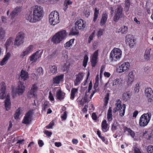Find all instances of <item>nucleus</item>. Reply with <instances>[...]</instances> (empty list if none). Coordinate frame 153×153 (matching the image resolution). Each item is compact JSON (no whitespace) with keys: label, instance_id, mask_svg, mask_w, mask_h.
<instances>
[{"label":"nucleus","instance_id":"nucleus-30","mask_svg":"<svg viewBox=\"0 0 153 153\" xmlns=\"http://www.w3.org/2000/svg\"><path fill=\"white\" fill-rule=\"evenodd\" d=\"M123 130L124 132L126 131H127L129 134L130 135L132 138H134L135 136V133L134 132L131 130L130 128H128V127L124 126L123 128Z\"/></svg>","mask_w":153,"mask_h":153},{"label":"nucleus","instance_id":"nucleus-11","mask_svg":"<svg viewBox=\"0 0 153 153\" xmlns=\"http://www.w3.org/2000/svg\"><path fill=\"white\" fill-rule=\"evenodd\" d=\"M21 10V7H17L13 10L9 15L10 10H8L7 12V14L8 16H9L10 18L12 19L17 16L20 13Z\"/></svg>","mask_w":153,"mask_h":153},{"label":"nucleus","instance_id":"nucleus-2","mask_svg":"<svg viewBox=\"0 0 153 153\" xmlns=\"http://www.w3.org/2000/svg\"><path fill=\"white\" fill-rule=\"evenodd\" d=\"M66 31L62 30L55 34L51 39V41L54 44H58L62 41L66 36Z\"/></svg>","mask_w":153,"mask_h":153},{"label":"nucleus","instance_id":"nucleus-29","mask_svg":"<svg viewBox=\"0 0 153 153\" xmlns=\"http://www.w3.org/2000/svg\"><path fill=\"white\" fill-rule=\"evenodd\" d=\"M107 123V121L105 120H104L102 121L101 124L102 129L104 132H106L108 130L109 127Z\"/></svg>","mask_w":153,"mask_h":153},{"label":"nucleus","instance_id":"nucleus-38","mask_svg":"<svg viewBox=\"0 0 153 153\" xmlns=\"http://www.w3.org/2000/svg\"><path fill=\"white\" fill-rule=\"evenodd\" d=\"M81 98L80 97H79L76 100L77 101H79V105L83 106L84 105V104L86 102H87V99L86 97H84V98L82 99H82L81 100Z\"/></svg>","mask_w":153,"mask_h":153},{"label":"nucleus","instance_id":"nucleus-42","mask_svg":"<svg viewBox=\"0 0 153 153\" xmlns=\"http://www.w3.org/2000/svg\"><path fill=\"white\" fill-rule=\"evenodd\" d=\"M99 85V82H95L94 86V90L93 91V94H94L97 92H98L99 91V88L98 86Z\"/></svg>","mask_w":153,"mask_h":153},{"label":"nucleus","instance_id":"nucleus-28","mask_svg":"<svg viewBox=\"0 0 153 153\" xmlns=\"http://www.w3.org/2000/svg\"><path fill=\"white\" fill-rule=\"evenodd\" d=\"M116 31L118 33L121 32L122 34H125L128 32V27L126 26H122L120 28H117L116 30Z\"/></svg>","mask_w":153,"mask_h":153},{"label":"nucleus","instance_id":"nucleus-26","mask_svg":"<svg viewBox=\"0 0 153 153\" xmlns=\"http://www.w3.org/2000/svg\"><path fill=\"white\" fill-rule=\"evenodd\" d=\"M10 56L11 53H10L9 52L7 53L5 55L4 57L1 62L0 65L2 66L5 64L7 63L8 59L10 58Z\"/></svg>","mask_w":153,"mask_h":153},{"label":"nucleus","instance_id":"nucleus-1","mask_svg":"<svg viewBox=\"0 0 153 153\" xmlns=\"http://www.w3.org/2000/svg\"><path fill=\"white\" fill-rule=\"evenodd\" d=\"M43 13L44 11L41 7L34 5L31 7L27 12L25 19L31 23H36L42 19Z\"/></svg>","mask_w":153,"mask_h":153},{"label":"nucleus","instance_id":"nucleus-57","mask_svg":"<svg viewBox=\"0 0 153 153\" xmlns=\"http://www.w3.org/2000/svg\"><path fill=\"white\" fill-rule=\"evenodd\" d=\"M48 98L51 101H53L54 100V99L53 97V95L51 91H50L49 92V95Z\"/></svg>","mask_w":153,"mask_h":153},{"label":"nucleus","instance_id":"nucleus-10","mask_svg":"<svg viewBox=\"0 0 153 153\" xmlns=\"http://www.w3.org/2000/svg\"><path fill=\"white\" fill-rule=\"evenodd\" d=\"M25 34L22 32H19L16 36L14 42V44L17 46H19L23 43Z\"/></svg>","mask_w":153,"mask_h":153},{"label":"nucleus","instance_id":"nucleus-33","mask_svg":"<svg viewBox=\"0 0 153 153\" xmlns=\"http://www.w3.org/2000/svg\"><path fill=\"white\" fill-rule=\"evenodd\" d=\"M107 119L108 121L109 122L112 121L113 119L112 114V108L111 107H109L108 110V111Z\"/></svg>","mask_w":153,"mask_h":153},{"label":"nucleus","instance_id":"nucleus-15","mask_svg":"<svg viewBox=\"0 0 153 153\" xmlns=\"http://www.w3.org/2000/svg\"><path fill=\"white\" fill-rule=\"evenodd\" d=\"M0 86L1 88L0 90L1 91L0 93V99H3L6 96V85L5 82H2L0 84Z\"/></svg>","mask_w":153,"mask_h":153},{"label":"nucleus","instance_id":"nucleus-20","mask_svg":"<svg viewBox=\"0 0 153 153\" xmlns=\"http://www.w3.org/2000/svg\"><path fill=\"white\" fill-rule=\"evenodd\" d=\"M38 89L36 85L34 84L33 85L30 90V94L34 98L37 97L36 93Z\"/></svg>","mask_w":153,"mask_h":153},{"label":"nucleus","instance_id":"nucleus-39","mask_svg":"<svg viewBox=\"0 0 153 153\" xmlns=\"http://www.w3.org/2000/svg\"><path fill=\"white\" fill-rule=\"evenodd\" d=\"M50 104L49 102L45 101L44 102L42 105V109L44 111H45L46 109L49 107Z\"/></svg>","mask_w":153,"mask_h":153},{"label":"nucleus","instance_id":"nucleus-25","mask_svg":"<svg viewBox=\"0 0 153 153\" xmlns=\"http://www.w3.org/2000/svg\"><path fill=\"white\" fill-rule=\"evenodd\" d=\"M132 94V93L129 91L124 93L122 95L123 99L125 101L130 100Z\"/></svg>","mask_w":153,"mask_h":153},{"label":"nucleus","instance_id":"nucleus-4","mask_svg":"<svg viewBox=\"0 0 153 153\" xmlns=\"http://www.w3.org/2000/svg\"><path fill=\"white\" fill-rule=\"evenodd\" d=\"M59 14L56 11L51 12L49 15V21L51 25H55L59 22Z\"/></svg>","mask_w":153,"mask_h":153},{"label":"nucleus","instance_id":"nucleus-62","mask_svg":"<svg viewBox=\"0 0 153 153\" xmlns=\"http://www.w3.org/2000/svg\"><path fill=\"white\" fill-rule=\"evenodd\" d=\"M139 85L138 84H137L136 85V87L134 88V90L135 92H138L140 88Z\"/></svg>","mask_w":153,"mask_h":153},{"label":"nucleus","instance_id":"nucleus-21","mask_svg":"<svg viewBox=\"0 0 153 153\" xmlns=\"http://www.w3.org/2000/svg\"><path fill=\"white\" fill-rule=\"evenodd\" d=\"M108 14L106 11L104 12L102 15V18L100 22V25L101 27L105 25L107 21Z\"/></svg>","mask_w":153,"mask_h":153},{"label":"nucleus","instance_id":"nucleus-13","mask_svg":"<svg viewBox=\"0 0 153 153\" xmlns=\"http://www.w3.org/2000/svg\"><path fill=\"white\" fill-rule=\"evenodd\" d=\"M145 94L149 102H151L153 101V91L151 88H146L145 91Z\"/></svg>","mask_w":153,"mask_h":153},{"label":"nucleus","instance_id":"nucleus-22","mask_svg":"<svg viewBox=\"0 0 153 153\" xmlns=\"http://www.w3.org/2000/svg\"><path fill=\"white\" fill-rule=\"evenodd\" d=\"M76 25L77 26L79 29H82L84 28L86 25V22L82 19L78 20L76 23Z\"/></svg>","mask_w":153,"mask_h":153},{"label":"nucleus","instance_id":"nucleus-19","mask_svg":"<svg viewBox=\"0 0 153 153\" xmlns=\"http://www.w3.org/2000/svg\"><path fill=\"white\" fill-rule=\"evenodd\" d=\"M76 79L74 81V85L77 86L79 85L83 79V73L79 72L76 75Z\"/></svg>","mask_w":153,"mask_h":153},{"label":"nucleus","instance_id":"nucleus-14","mask_svg":"<svg viewBox=\"0 0 153 153\" xmlns=\"http://www.w3.org/2000/svg\"><path fill=\"white\" fill-rule=\"evenodd\" d=\"M25 85L21 81L18 82L16 89V93L19 95L22 94L25 90Z\"/></svg>","mask_w":153,"mask_h":153},{"label":"nucleus","instance_id":"nucleus-59","mask_svg":"<svg viewBox=\"0 0 153 153\" xmlns=\"http://www.w3.org/2000/svg\"><path fill=\"white\" fill-rule=\"evenodd\" d=\"M84 14L85 16L87 18H88L90 14V12H89V10H85Z\"/></svg>","mask_w":153,"mask_h":153},{"label":"nucleus","instance_id":"nucleus-44","mask_svg":"<svg viewBox=\"0 0 153 153\" xmlns=\"http://www.w3.org/2000/svg\"><path fill=\"white\" fill-rule=\"evenodd\" d=\"M88 59V56H84L82 62V66L85 68L87 66Z\"/></svg>","mask_w":153,"mask_h":153},{"label":"nucleus","instance_id":"nucleus-53","mask_svg":"<svg viewBox=\"0 0 153 153\" xmlns=\"http://www.w3.org/2000/svg\"><path fill=\"white\" fill-rule=\"evenodd\" d=\"M54 123L53 121H51L50 122L49 124L47 126H46L45 128L47 129H50L54 125Z\"/></svg>","mask_w":153,"mask_h":153},{"label":"nucleus","instance_id":"nucleus-23","mask_svg":"<svg viewBox=\"0 0 153 153\" xmlns=\"http://www.w3.org/2000/svg\"><path fill=\"white\" fill-rule=\"evenodd\" d=\"M65 94L62 92L60 89L57 90L56 92V97L57 99L59 100H62L65 98Z\"/></svg>","mask_w":153,"mask_h":153},{"label":"nucleus","instance_id":"nucleus-35","mask_svg":"<svg viewBox=\"0 0 153 153\" xmlns=\"http://www.w3.org/2000/svg\"><path fill=\"white\" fill-rule=\"evenodd\" d=\"M79 34V31L76 29V27H73L69 34L70 35L74 36L75 35H78Z\"/></svg>","mask_w":153,"mask_h":153},{"label":"nucleus","instance_id":"nucleus-8","mask_svg":"<svg viewBox=\"0 0 153 153\" xmlns=\"http://www.w3.org/2000/svg\"><path fill=\"white\" fill-rule=\"evenodd\" d=\"M33 114V111L31 110L29 111L25 114L22 121V123L25 124H30L32 120Z\"/></svg>","mask_w":153,"mask_h":153},{"label":"nucleus","instance_id":"nucleus-34","mask_svg":"<svg viewBox=\"0 0 153 153\" xmlns=\"http://www.w3.org/2000/svg\"><path fill=\"white\" fill-rule=\"evenodd\" d=\"M78 90L77 88H72L71 91L70 99L71 100H73L76 94L78 93Z\"/></svg>","mask_w":153,"mask_h":153},{"label":"nucleus","instance_id":"nucleus-46","mask_svg":"<svg viewBox=\"0 0 153 153\" xmlns=\"http://www.w3.org/2000/svg\"><path fill=\"white\" fill-rule=\"evenodd\" d=\"M120 79L117 78L115 79L112 80V85L113 86L116 85H118L120 82Z\"/></svg>","mask_w":153,"mask_h":153},{"label":"nucleus","instance_id":"nucleus-5","mask_svg":"<svg viewBox=\"0 0 153 153\" xmlns=\"http://www.w3.org/2000/svg\"><path fill=\"white\" fill-rule=\"evenodd\" d=\"M115 104L116 107L113 110V112H116L118 111H120V114L121 117L123 116L125 113L126 109V105L123 104L122 105H121V101L120 99H117L116 100Z\"/></svg>","mask_w":153,"mask_h":153},{"label":"nucleus","instance_id":"nucleus-32","mask_svg":"<svg viewBox=\"0 0 153 153\" xmlns=\"http://www.w3.org/2000/svg\"><path fill=\"white\" fill-rule=\"evenodd\" d=\"M151 49L148 48L146 49L145 51L144 55V57L145 59L147 61L150 60V53Z\"/></svg>","mask_w":153,"mask_h":153},{"label":"nucleus","instance_id":"nucleus-47","mask_svg":"<svg viewBox=\"0 0 153 153\" xmlns=\"http://www.w3.org/2000/svg\"><path fill=\"white\" fill-rule=\"evenodd\" d=\"M70 67L69 64H67V63H65L64 64L63 68H62L63 71H68Z\"/></svg>","mask_w":153,"mask_h":153},{"label":"nucleus","instance_id":"nucleus-36","mask_svg":"<svg viewBox=\"0 0 153 153\" xmlns=\"http://www.w3.org/2000/svg\"><path fill=\"white\" fill-rule=\"evenodd\" d=\"M13 38L11 37L8 39L5 43V47L7 50L8 48L12 44Z\"/></svg>","mask_w":153,"mask_h":153},{"label":"nucleus","instance_id":"nucleus-58","mask_svg":"<svg viewBox=\"0 0 153 153\" xmlns=\"http://www.w3.org/2000/svg\"><path fill=\"white\" fill-rule=\"evenodd\" d=\"M100 138L106 144H108V140L105 139L104 137L102 136Z\"/></svg>","mask_w":153,"mask_h":153},{"label":"nucleus","instance_id":"nucleus-40","mask_svg":"<svg viewBox=\"0 0 153 153\" xmlns=\"http://www.w3.org/2000/svg\"><path fill=\"white\" fill-rule=\"evenodd\" d=\"M5 34V30L2 27H0V41L4 38Z\"/></svg>","mask_w":153,"mask_h":153},{"label":"nucleus","instance_id":"nucleus-60","mask_svg":"<svg viewBox=\"0 0 153 153\" xmlns=\"http://www.w3.org/2000/svg\"><path fill=\"white\" fill-rule=\"evenodd\" d=\"M45 134L48 137H51V135L52 134V132L50 131H49L47 130H46L44 132Z\"/></svg>","mask_w":153,"mask_h":153},{"label":"nucleus","instance_id":"nucleus-37","mask_svg":"<svg viewBox=\"0 0 153 153\" xmlns=\"http://www.w3.org/2000/svg\"><path fill=\"white\" fill-rule=\"evenodd\" d=\"M99 13V10L97 9V8H95L94 9V18L93 20V21L94 22H95L97 21Z\"/></svg>","mask_w":153,"mask_h":153},{"label":"nucleus","instance_id":"nucleus-43","mask_svg":"<svg viewBox=\"0 0 153 153\" xmlns=\"http://www.w3.org/2000/svg\"><path fill=\"white\" fill-rule=\"evenodd\" d=\"M74 39H72L70 40L69 41L67 42L65 44L64 46L65 47L68 48L71 46L73 43H74Z\"/></svg>","mask_w":153,"mask_h":153},{"label":"nucleus","instance_id":"nucleus-6","mask_svg":"<svg viewBox=\"0 0 153 153\" xmlns=\"http://www.w3.org/2000/svg\"><path fill=\"white\" fill-rule=\"evenodd\" d=\"M151 117V114L149 112L143 114L140 117L139 121V125L142 127L146 126L149 122Z\"/></svg>","mask_w":153,"mask_h":153},{"label":"nucleus","instance_id":"nucleus-48","mask_svg":"<svg viewBox=\"0 0 153 153\" xmlns=\"http://www.w3.org/2000/svg\"><path fill=\"white\" fill-rule=\"evenodd\" d=\"M37 72L38 73V75H43V70L41 67H39L38 68L37 70Z\"/></svg>","mask_w":153,"mask_h":153},{"label":"nucleus","instance_id":"nucleus-3","mask_svg":"<svg viewBox=\"0 0 153 153\" xmlns=\"http://www.w3.org/2000/svg\"><path fill=\"white\" fill-rule=\"evenodd\" d=\"M122 52L118 48H114L111 51L110 56V59L111 62H116L121 58Z\"/></svg>","mask_w":153,"mask_h":153},{"label":"nucleus","instance_id":"nucleus-16","mask_svg":"<svg viewBox=\"0 0 153 153\" xmlns=\"http://www.w3.org/2000/svg\"><path fill=\"white\" fill-rule=\"evenodd\" d=\"M126 42L128 43L130 47H133L135 44L136 40L133 36L130 34L127 35L126 36Z\"/></svg>","mask_w":153,"mask_h":153},{"label":"nucleus","instance_id":"nucleus-49","mask_svg":"<svg viewBox=\"0 0 153 153\" xmlns=\"http://www.w3.org/2000/svg\"><path fill=\"white\" fill-rule=\"evenodd\" d=\"M97 59L91 58V65L92 67H94L97 62Z\"/></svg>","mask_w":153,"mask_h":153},{"label":"nucleus","instance_id":"nucleus-52","mask_svg":"<svg viewBox=\"0 0 153 153\" xmlns=\"http://www.w3.org/2000/svg\"><path fill=\"white\" fill-rule=\"evenodd\" d=\"M133 151L134 153H142L140 149L136 147L133 148Z\"/></svg>","mask_w":153,"mask_h":153},{"label":"nucleus","instance_id":"nucleus-31","mask_svg":"<svg viewBox=\"0 0 153 153\" xmlns=\"http://www.w3.org/2000/svg\"><path fill=\"white\" fill-rule=\"evenodd\" d=\"M33 48V46L32 45H30L26 48V50L23 52L22 56H25L31 52Z\"/></svg>","mask_w":153,"mask_h":153},{"label":"nucleus","instance_id":"nucleus-12","mask_svg":"<svg viewBox=\"0 0 153 153\" xmlns=\"http://www.w3.org/2000/svg\"><path fill=\"white\" fill-rule=\"evenodd\" d=\"M42 51L39 53V51H37L33 53L30 57V59L31 62H36L41 57Z\"/></svg>","mask_w":153,"mask_h":153},{"label":"nucleus","instance_id":"nucleus-51","mask_svg":"<svg viewBox=\"0 0 153 153\" xmlns=\"http://www.w3.org/2000/svg\"><path fill=\"white\" fill-rule=\"evenodd\" d=\"M147 149L148 153H153V146L151 145L149 146Z\"/></svg>","mask_w":153,"mask_h":153},{"label":"nucleus","instance_id":"nucleus-64","mask_svg":"<svg viewBox=\"0 0 153 153\" xmlns=\"http://www.w3.org/2000/svg\"><path fill=\"white\" fill-rule=\"evenodd\" d=\"M38 144L39 147H42L44 145V143L42 140H40L38 141Z\"/></svg>","mask_w":153,"mask_h":153},{"label":"nucleus","instance_id":"nucleus-55","mask_svg":"<svg viewBox=\"0 0 153 153\" xmlns=\"http://www.w3.org/2000/svg\"><path fill=\"white\" fill-rule=\"evenodd\" d=\"M147 140H153V130L149 134L148 137L147 138Z\"/></svg>","mask_w":153,"mask_h":153},{"label":"nucleus","instance_id":"nucleus-50","mask_svg":"<svg viewBox=\"0 0 153 153\" xmlns=\"http://www.w3.org/2000/svg\"><path fill=\"white\" fill-rule=\"evenodd\" d=\"M98 52L99 50H98L95 51L92 56L91 58L98 59Z\"/></svg>","mask_w":153,"mask_h":153},{"label":"nucleus","instance_id":"nucleus-24","mask_svg":"<svg viewBox=\"0 0 153 153\" xmlns=\"http://www.w3.org/2000/svg\"><path fill=\"white\" fill-rule=\"evenodd\" d=\"M20 76L21 79L23 81L26 80L29 77L28 73L23 69L21 71Z\"/></svg>","mask_w":153,"mask_h":153},{"label":"nucleus","instance_id":"nucleus-17","mask_svg":"<svg viewBox=\"0 0 153 153\" xmlns=\"http://www.w3.org/2000/svg\"><path fill=\"white\" fill-rule=\"evenodd\" d=\"M135 72L131 71L129 72L128 75V80L127 81L128 85H130L134 81L135 78Z\"/></svg>","mask_w":153,"mask_h":153},{"label":"nucleus","instance_id":"nucleus-9","mask_svg":"<svg viewBox=\"0 0 153 153\" xmlns=\"http://www.w3.org/2000/svg\"><path fill=\"white\" fill-rule=\"evenodd\" d=\"M129 67L130 64L128 62L121 63L117 68V71L119 73H122L127 70Z\"/></svg>","mask_w":153,"mask_h":153},{"label":"nucleus","instance_id":"nucleus-18","mask_svg":"<svg viewBox=\"0 0 153 153\" xmlns=\"http://www.w3.org/2000/svg\"><path fill=\"white\" fill-rule=\"evenodd\" d=\"M64 75L63 74L56 76L53 79V84H59L62 82L64 78Z\"/></svg>","mask_w":153,"mask_h":153},{"label":"nucleus","instance_id":"nucleus-45","mask_svg":"<svg viewBox=\"0 0 153 153\" xmlns=\"http://www.w3.org/2000/svg\"><path fill=\"white\" fill-rule=\"evenodd\" d=\"M21 114V108H19L16 111L15 114L14 118L16 119H18L19 118V116Z\"/></svg>","mask_w":153,"mask_h":153},{"label":"nucleus","instance_id":"nucleus-41","mask_svg":"<svg viewBox=\"0 0 153 153\" xmlns=\"http://www.w3.org/2000/svg\"><path fill=\"white\" fill-rule=\"evenodd\" d=\"M49 68L50 71L52 73L56 74L57 73V67L56 65H51Z\"/></svg>","mask_w":153,"mask_h":153},{"label":"nucleus","instance_id":"nucleus-61","mask_svg":"<svg viewBox=\"0 0 153 153\" xmlns=\"http://www.w3.org/2000/svg\"><path fill=\"white\" fill-rule=\"evenodd\" d=\"M67 117V112L66 111H65L63 114L61 118L63 120H65L66 119Z\"/></svg>","mask_w":153,"mask_h":153},{"label":"nucleus","instance_id":"nucleus-56","mask_svg":"<svg viewBox=\"0 0 153 153\" xmlns=\"http://www.w3.org/2000/svg\"><path fill=\"white\" fill-rule=\"evenodd\" d=\"M104 30L102 29H100L98 31L97 35L98 37H99L101 36L102 35L104 32Z\"/></svg>","mask_w":153,"mask_h":153},{"label":"nucleus","instance_id":"nucleus-27","mask_svg":"<svg viewBox=\"0 0 153 153\" xmlns=\"http://www.w3.org/2000/svg\"><path fill=\"white\" fill-rule=\"evenodd\" d=\"M10 101L9 95L7 94L5 100V107L7 111H8L10 108Z\"/></svg>","mask_w":153,"mask_h":153},{"label":"nucleus","instance_id":"nucleus-63","mask_svg":"<svg viewBox=\"0 0 153 153\" xmlns=\"http://www.w3.org/2000/svg\"><path fill=\"white\" fill-rule=\"evenodd\" d=\"M125 6L130 7V2L129 0H126L125 3Z\"/></svg>","mask_w":153,"mask_h":153},{"label":"nucleus","instance_id":"nucleus-54","mask_svg":"<svg viewBox=\"0 0 153 153\" xmlns=\"http://www.w3.org/2000/svg\"><path fill=\"white\" fill-rule=\"evenodd\" d=\"M95 33V32H93L90 36L88 39V42L90 43L91 41L93 39L94 35Z\"/></svg>","mask_w":153,"mask_h":153},{"label":"nucleus","instance_id":"nucleus-7","mask_svg":"<svg viewBox=\"0 0 153 153\" xmlns=\"http://www.w3.org/2000/svg\"><path fill=\"white\" fill-rule=\"evenodd\" d=\"M124 16L123 7L121 5H117L115 11L114 21L117 22L120 18H122L124 17Z\"/></svg>","mask_w":153,"mask_h":153}]
</instances>
